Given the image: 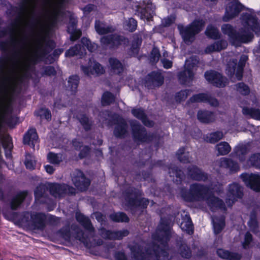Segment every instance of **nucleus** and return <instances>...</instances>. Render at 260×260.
<instances>
[{
    "instance_id": "nucleus-1",
    "label": "nucleus",
    "mask_w": 260,
    "mask_h": 260,
    "mask_svg": "<svg viewBox=\"0 0 260 260\" xmlns=\"http://www.w3.org/2000/svg\"><path fill=\"white\" fill-rule=\"evenodd\" d=\"M244 19V24L249 26V28L246 27L245 29L241 31L240 34H235L232 26L229 24H225L222 27L223 32L228 35L230 41L236 46L240 43H247L251 41L253 35L249 28L255 34H258L260 31V22H257L253 15L248 14Z\"/></svg>"
},
{
    "instance_id": "nucleus-2",
    "label": "nucleus",
    "mask_w": 260,
    "mask_h": 260,
    "mask_svg": "<svg viewBox=\"0 0 260 260\" xmlns=\"http://www.w3.org/2000/svg\"><path fill=\"white\" fill-rule=\"evenodd\" d=\"M208 193V190L206 187L194 184L191 186L190 190L187 193H182V196L185 200L189 201L207 199V203L211 208L214 207L222 208V201L213 196L207 198Z\"/></svg>"
},
{
    "instance_id": "nucleus-3",
    "label": "nucleus",
    "mask_w": 260,
    "mask_h": 260,
    "mask_svg": "<svg viewBox=\"0 0 260 260\" xmlns=\"http://www.w3.org/2000/svg\"><path fill=\"white\" fill-rule=\"evenodd\" d=\"M205 25V22L202 20H195L188 27L179 26L180 32L186 43L191 42L194 38V36L199 32Z\"/></svg>"
},
{
    "instance_id": "nucleus-4",
    "label": "nucleus",
    "mask_w": 260,
    "mask_h": 260,
    "mask_svg": "<svg viewBox=\"0 0 260 260\" xmlns=\"http://www.w3.org/2000/svg\"><path fill=\"white\" fill-rule=\"evenodd\" d=\"M198 63V61L194 57L190 58L186 61L184 71L179 75V78L181 82L185 83L192 79Z\"/></svg>"
},
{
    "instance_id": "nucleus-5",
    "label": "nucleus",
    "mask_w": 260,
    "mask_h": 260,
    "mask_svg": "<svg viewBox=\"0 0 260 260\" xmlns=\"http://www.w3.org/2000/svg\"><path fill=\"white\" fill-rule=\"evenodd\" d=\"M227 7L226 13L223 17L225 21H229L230 19L236 16L241 10V6L237 0H227Z\"/></svg>"
},
{
    "instance_id": "nucleus-6",
    "label": "nucleus",
    "mask_w": 260,
    "mask_h": 260,
    "mask_svg": "<svg viewBox=\"0 0 260 260\" xmlns=\"http://www.w3.org/2000/svg\"><path fill=\"white\" fill-rule=\"evenodd\" d=\"M241 178L247 186L251 189L258 191L260 190V176L256 174H243Z\"/></svg>"
},
{
    "instance_id": "nucleus-7",
    "label": "nucleus",
    "mask_w": 260,
    "mask_h": 260,
    "mask_svg": "<svg viewBox=\"0 0 260 260\" xmlns=\"http://www.w3.org/2000/svg\"><path fill=\"white\" fill-rule=\"evenodd\" d=\"M205 77L208 81L217 87H223L226 84V79L223 78L220 74L214 71L206 72Z\"/></svg>"
},
{
    "instance_id": "nucleus-8",
    "label": "nucleus",
    "mask_w": 260,
    "mask_h": 260,
    "mask_svg": "<svg viewBox=\"0 0 260 260\" xmlns=\"http://www.w3.org/2000/svg\"><path fill=\"white\" fill-rule=\"evenodd\" d=\"M73 182L80 190H85L90 184L89 180L86 178L82 172L77 171L73 177Z\"/></svg>"
},
{
    "instance_id": "nucleus-9",
    "label": "nucleus",
    "mask_w": 260,
    "mask_h": 260,
    "mask_svg": "<svg viewBox=\"0 0 260 260\" xmlns=\"http://www.w3.org/2000/svg\"><path fill=\"white\" fill-rule=\"evenodd\" d=\"M127 42L123 37L117 35L108 36L101 39V43L105 45H109L110 47H114L122 44H125Z\"/></svg>"
},
{
    "instance_id": "nucleus-10",
    "label": "nucleus",
    "mask_w": 260,
    "mask_h": 260,
    "mask_svg": "<svg viewBox=\"0 0 260 260\" xmlns=\"http://www.w3.org/2000/svg\"><path fill=\"white\" fill-rule=\"evenodd\" d=\"M135 8L136 11L141 14V18L146 19L147 20H149L152 17L155 9L154 6L151 2H148L144 8L136 6Z\"/></svg>"
},
{
    "instance_id": "nucleus-11",
    "label": "nucleus",
    "mask_w": 260,
    "mask_h": 260,
    "mask_svg": "<svg viewBox=\"0 0 260 260\" xmlns=\"http://www.w3.org/2000/svg\"><path fill=\"white\" fill-rule=\"evenodd\" d=\"M50 192L55 197H59L64 193H73L75 192V189L67 185L55 184L51 187Z\"/></svg>"
},
{
    "instance_id": "nucleus-12",
    "label": "nucleus",
    "mask_w": 260,
    "mask_h": 260,
    "mask_svg": "<svg viewBox=\"0 0 260 260\" xmlns=\"http://www.w3.org/2000/svg\"><path fill=\"white\" fill-rule=\"evenodd\" d=\"M84 73L87 75H99L104 72L103 68L98 62L90 60L89 65L88 67H82Z\"/></svg>"
},
{
    "instance_id": "nucleus-13",
    "label": "nucleus",
    "mask_w": 260,
    "mask_h": 260,
    "mask_svg": "<svg viewBox=\"0 0 260 260\" xmlns=\"http://www.w3.org/2000/svg\"><path fill=\"white\" fill-rule=\"evenodd\" d=\"M191 102L208 103L210 105L216 107L218 105L217 100L211 98L205 93H200L193 95L191 99Z\"/></svg>"
},
{
    "instance_id": "nucleus-14",
    "label": "nucleus",
    "mask_w": 260,
    "mask_h": 260,
    "mask_svg": "<svg viewBox=\"0 0 260 260\" xmlns=\"http://www.w3.org/2000/svg\"><path fill=\"white\" fill-rule=\"evenodd\" d=\"M133 135L136 140L145 142L147 140V135L144 128L135 123L132 126Z\"/></svg>"
},
{
    "instance_id": "nucleus-15",
    "label": "nucleus",
    "mask_w": 260,
    "mask_h": 260,
    "mask_svg": "<svg viewBox=\"0 0 260 260\" xmlns=\"http://www.w3.org/2000/svg\"><path fill=\"white\" fill-rule=\"evenodd\" d=\"M128 234L127 230L117 232H110L103 230L102 232V236L104 238L120 239L123 237L126 236Z\"/></svg>"
},
{
    "instance_id": "nucleus-16",
    "label": "nucleus",
    "mask_w": 260,
    "mask_h": 260,
    "mask_svg": "<svg viewBox=\"0 0 260 260\" xmlns=\"http://www.w3.org/2000/svg\"><path fill=\"white\" fill-rule=\"evenodd\" d=\"M241 188L238 184L234 183L231 184L228 190V200L232 201V203H234V200L236 198H240L241 197Z\"/></svg>"
},
{
    "instance_id": "nucleus-17",
    "label": "nucleus",
    "mask_w": 260,
    "mask_h": 260,
    "mask_svg": "<svg viewBox=\"0 0 260 260\" xmlns=\"http://www.w3.org/2000/svg\"><path fill=\"white\" fill-rule=\"evenodd\" d=\"M38 137L35 129L31 128L25 135L23 139L24 143L34 147L35 143H37Z\"/></svg>"
},
{
    "instance_id": "nucleus-18",
    "label": "nucleus",
    "mask_w": 260,
    "mask_h": 260,
    "mask_svg": "<svg viewBox=\"0 0 260 260\" xmlns=\"http://www.w3.org/2000/svg\"><path fill=\"white\" fill-rule=\"evenodd\" d=\"M228 74L232 76V74H234L235 72H236L235 74L237 80H240L242 77L243 64L237 66L236 62L233 61L232 63L228 64Z\"/></svg>"
},
{
    "instance_id": "nucleus-19",
    "label": "nucleus",
    "mask_w": 260,
    "mask_h": 260,
    "mask_svg": "<svg viewBox=\"0 0 260 260\" xmlns=\"http://www.w3.org/2000/svg\"><path fill=\"white\" fill-rule=\"evenodd\" d=\"M241 106L242 107V113L244 115L249 116L255 120H260V110L259 109L248 108L242 103Z\"/></svg>"
},
{
    "instance_id": "nucleus-20",
    "label": "nucleus",
    "mask_w": 260,
    "mask_h": 260,
    "mask_svg": "<svg viewBox=\"0 0 260 260\" xmlns=\"http://www.w3.org/2000/svg\"><path fill=\"white\" fill-rule=\"evenodd\" d=\"M228 43L226 41H221L209 45L205 49V52L210 53L214 51H219L226 47Z\"/></svg>"
},
{
    "instance_id": "nucleus-21",
    "label": "nucleus",
    "mask_w": 260,
    "mask_h": 260,
    "mask_svg": "<svg viewBox=\"0 0 260 260\" xmlns=\"http://www.w3.org/2000/svg\"><path fill=\"white\" fill-rule=\"evenodd\" d=\"M220 166L228 168L231 172H236L239 170L238 164L231 159L222 158L220 160Z\"/></svg>"
},
{
    "instance_id": "nucleus-22",
    "label": "nucleus",
    "mask_w": 260,
    "mask_h": 260,
    "mask_svg": "<svg viewBox=\"0 0 260 260\" xmlns=\"http://www.w3.org/2000/svg\"><path fill=\"white\" fill-rule=\"evenodd\" d=\"M197 116L198 119L202 122L208 123L214 119L213 113L207 111H199Z\"/></svg>"
},
{
    "instance_id": "nucleus-23",
    "label": "nucleus",
    "mask_w": 260,
    "mask_h": 260,
    "mask_svg": "<svg viewBox=\"0 0 260 260\" xmlns=\"http://www.w3.org/2000/svg\"><path fill=\"white\" fill-rule=\"evenodd\" d=\"M132 113L134 116L142 120L143 123L148 126H151L153 125L152 121L147 120L146 118L144 111L141 109H135L132 110Z\"/></svg>"
},
{
    "instance_id": "nucleus-24",
    "label": "nucleus",
    "mask_w": 260,
    "mask_h": 260,
    "mask_svg": "<svg viewBox=\"0 0 260 260\" xmlns=\"http://www.w3.org/2000/svg\"><path fill=\"white\" fill-rule=\"evenodd\" d=\"M26 196V192H21L16 195L11 202V208L12 210L16 209L23 202Z\"/></svg>"
},
{
    "instance_id": "nucleus-25",
    "label": "nucleus",
    "mask_w": 260,
    "mask_h": 260,
    "mask_svg": "<svg viewBox=\"0 0 260 260\" xmlns=\"http://www.w3.org/2000/svg\"><path fill=\"white\" fill-rule=\"evenodd\" d=\"M217 253L218 255L220 257L229 259L230 260H239L241 257L239 254L230 253L228 251L222 249H218Z\"/></svg>"
},
{
    "instance_id": "nucleus-26",
    "label": "nucleus",
    "mask_w": 260,
    "mask_h": 260,
    "mask_svg": "<svg viewBox=\"0 0 260 260\" xmlns=\"http://www.w3.org/2000/svg\"><path fill=\"white\" fill-rule=\"evenodd\" d=\"M188 175L195 180H201L206 178V176L202 172L195 167H192L188 171Z\"/></svg>"
},
{
    "instance_id": "nucleus-27",
    "label": "nucleus",
    "mask_w": 260,
    "mask_h": 260,
    "mask_svg": "<svg viewBox=\"0 0 260 260\" xmlns=\"http://www.w3.org/2000/svg\"><path fill=\"white\" fill-rule=\"evenodd\" d=\"M180 226L183 231H186L189 234H191L193 233L192 222L187 214L185 215V218L181 222Z\"/></svg>"
},
{
    "instance_id": "nucleus-28",
    "label": "nucleus",
    "mask_w": 260,
    "mask_h": 260,
    "mask_svg": "<svg viewBox=\"0 0 260 260\" xmlns=\"http://www.w3.org/2000/svg\"><path fill=\"white\" fill-rule=\"evenodd\" d=\"M33 222L38 229L42 228L44 225L45 215L42 213L34 214L31 216Z\"/></svg>"
},
{
    "instance_id": "nucleus-29",
    "label": "nucleus",
    "mask_w": 260,
    "mask_h": 260,
    "mask_svg": "<svg viewBox=\"0 0 260 260\" xmlns=\"http://www.w3.org/2000/svg\"><path fill=\"white\" fill-rule=\"evenodd\" d=\"M95 28L96 32L100 35L105 34L113 30L111 27L106 26L104 23L99 21L95 22Z\"/></svg>"
},
{
    "instance_id": "nucleus-30",
    "label": "nucleus",
    "mask_w": 260,
    "mask_h": 260,
    "mask_svg": "<svg viewBox=\"0 0 260 260\" xmlns=\"http://www.w3.org/2000/svg\"><path fill=\"white\" fill-rule=\"evenodd\" d=\"M126 132V126L125 122L121 120L120 123H118L114 130V135L116 137H122Z\"/></svg>"
},
{
    "instance_id": "nucleus-31",
    "label": "nucleus",
    "mask_w": 260,
    "mask_h": 260,
    "mask_svg": "<svg viewBox=\"0 0 260 260\" xmlns=\"http://www.w3.org/2000/svg\"><path fill=\"white\" fill-rule=\"evenodd\" d=\"M223 137V134L221 132H216L207 136L206 140L211 143H215Z\"/></svg>"
},
{
    "instance_id": "nucleus-32",
    "label": "nucleus",
    "mask_w": 260,
    "mask_h": 260,
    "mask_svg": "<svg viewBox=\"0 0 260 260\" xmlns=\"http://www.w3.org/2000/svg\"><path fill=\"white\" fill-rule=\"evenodd\" d=\"M216 149L218 153L221 155L228 154L231 150L229 144L225 142H222L216 145Z\"/></svg>"
},
{
    "instance_id": "nucleus-33",
    "label": "nucleus",
    "mask_w": 260,
    "mask_h": 260,
    "mask_svg": "<svg viewBox=\"0 0 260 260\" xmlns=\"http://www.w3.org/2000/svg\"><path fill=\"white\" fill-rule=\"evenodd\" d=\"M214 232L216 234L219 233L224 226V220L223 218L218 219L214 218L212 219Z\"/></svg>"
},
{
    "instance_id": "nucleus-34",
    "label": "nucleus",
    "mask_w": 260,
    "mask_h": 260,
    "mask_svg": "<svg viewBox=\"0 0 260 260\" xmlns=\"http://www.w3.org/2000/svg\"><path fill=\"white\" fill-rule=\"evenodd\" d=\"M110 64L116 73H120L123 70V66L119 60L115 58H111L109 60Z\"/></svg>"
},
{
    "instance_id": "nucleus-35",
    "label": "nucleus",
    "mask_w": 260,
    "mask_h": 260,
    "mask_svg": "<svg viewBox=\"0 0 260 260\" xmlns=\"http://www.w3.org/2000/svg\"><path fill=\"white\" fill-rule=\"evenodd\" d=\"M77 220L80 222L85 228L89 230L91 229L90 222L88 218L84 216L83 214L77 213L76 214Z\"/></svg>"
},
{
    "instance_id": "nucleus-36",
    "label": "nucleus",
    "mask_w": 260,
    "mask_h": 260,
    "mask_svg": "<svg viewBox=\"0 0 260 260\" xmlns=\"http://www.w3.org/2000/svg\"><path fill=\"white\" fill-rule=\"evenodd\" d=\"M177 155L178 159L180 161L184 163L189 161V154L188 152L185 151L184 148L180 149L178 150Z\"/></svg>"
},
{
    "instance_id": "nucleus-37",
    "label": "nucleus",
    "mask_w": 260,
    "mask_h": 260,
    "mask_svg": "<svg viewBox=\"0 0 260 260\" xmlns=\"http://www.w3.org/2000/svg\"><path fill=\"white\" fill-rule=\"evenodd\" d=\"M110 218L112 220L117 222H126L128 221V217L125 214L123 213H116L112 214L110 215Z\"/></svg>"
},
{
    "instance_id": "nucleus-38",
    "label": "nucleus",
    "mask_w": 260,
    "mask_h": 260,
    "mask_svg": "<svg viewBox=\"0 0 260 260\" xmlns=\"http://www.w3.org/2000/svg\"><path fill=\"white\" fill-rule=\"evenodd\" d=\"M84 47H83V49ZM82 48L80 46H75V47L70 48L66 52L67 56L71 57L77 54H83Z\"/></svg>"
},
{
    "instance_id": "nucleus-39",
    "label": "nucleus",
    "mask_w": 260,
    "mask_h": 260,
    "mask_svg": "<svg viewBox=\"0 0 260 260\" xmlns=\"http://www.w3.org/2000/svg\"><path fill=\"white\" fill-rule=\"evenodd\" d=\"M137 25L136 21L133 18H129L124 22V27L126 30L133 31L136 29Z\"/></svg>"
},
{
    "instance_id": "nucleus-40",
    "label": "nucleus",
    "mask_w": 260,
    "mask_h": 260,
    "mask_svg": "<svg viewBox=\"0 0 260 260\" xmlns=\"http://www.w3.org/2000/svg\"><path fill=\"white\" fill-rule=\"evenodd\" d=\"M206 34L211 38L216 39L219 35V32L214 26L209 25L207 28Z\"/></svg>"
},
{
    "instance_id": "nucleus-41",
    "label": "nucleus",
    "mask_w": 260,
    "mask_h": 260,
    "mask_svg": "<svg viewBox=\"0 0 260 260\" xmlns=\"http://www.w3.org/2000/svg\"><path fill=\"white\" fill-rule=\"evenodd\" d=\"M114 98L112 94L109 92H105L102 96V103L103 105H109L114 101Z\"/></svg>"
},
{
    "instance_id": "nucleus-42",
    "label": "nucleus",
    "mask_w": 260,
    "mask_h": 260,
    "mask_svg": "<svg viewBox=\"0 0 260 260\" xmlns=\"http://www.w3.org/2000/svg\"><path fill=\"white\" fill-rule=\"evenodd\" d=\"M82 43L84 47H86L90 52H93L97 48V45L94 43H91L87 38H83L82 39Z\"/></svg>"
},
{
    "instance_id": "nucleus-43",
    "label": "nucleus",
    "mask_w": 260,
    "mask_h": 260,
    "mask_svg": "<svg viewBox=\"0 0 260 260\" xmlns=\"http://www.w3.org/2000/svg\"><path fill=\"white\" fill-rule=\"evenodd\" d=\"M25 164L27 168L33 169L36 165V161L31 155L28 154L26 155Z\"/></svg>"
},
{
    "instance_id": "nucleus-44",
    "label": "nucleus",
    "mask_w": 260,
    "mask_h": 260,
    "mask_svg": "<svg viewBox=\"0 0 260 260\" xmlns=\"http://www.w3.org/2000/svg\"><path fill=\"white\" fill-rule=\"evenodd\" d=\"M47 159L49 162L57 164L61 160V157L60 155L50 152L47 155Z\"/></svg>"
},
{
    "instance_id": "nucleus-45",
    "label": "nucleus",
    "mask_w": 260,
    "mask_h": 260,
    "mask_svg": "<svg viewBox=\"0 0 260 260\" xmlns=\"http://www.w3.org/2000/svg\"><path fill=\"white\" fill-rule=\"evenodd\" d=\"M249 162L251 165L260 168V153L252 155L249 158Z\"/></svg>"
},
{
    "instance_id": "nucleus-46",
    "label": "nucleus",
    "mask_w": 260,
    "mask_h": 260,
    "mask_svg": "<svg viewBox=\"0 0 260 260\" xmlns=\"http://www.w3.org/2000/svg\"><path fill=\"white\" fill-rule=\"evenodd\" d=\"M74 25L72 26V28L68 27V31L71 34V39L75 41L78 39L81 35V32L80 30H75Z\"/></svg>"
},
{
    "instance_id": "nucleus-47",
    "label": "nucleus",
    "mask_w": 260,
    "mask_h": 260,
    "mask_svg": "<svg viewBox=\"0 0 260 260\" xmlns=\"http://www.w3.org/2000/svg\"><path fill=\"white\" fill-rule=\"evenodd\" d=\"M69 86L70 87L72 91H75L78 85V77L77 76H72L70 77L68 81Z\"/></svg>"
},
{
    "instance_id": "nucleus-48",
    "label": "nucleus",
    "mask_w": 260,
    "mask_h": 260,
    "mask_svg": "<svg viewBox=\"0 0 260 260\" xmlns=\"http://www.w3.org/2000/svg\"><path fill=\"white\" fill-rule=\"evenodd\" d=\"M237 90L242 94H247L249 92V89L244 83H239L237 86Z\"/></svg>"
},
{
    "instance_id": "nucleus-49",
    "label": "nucleus",
    "mask_w": 260,
    "mask_h": 260,
    "mask_svg": "<svg viewBox=\"0 0 260 260\" xmlns=\"http://www.w3.org/2000/svg\"><path fill=\"white\" fill-rule=\"evenodd\" d=\"M79 119L80 123L85 129L87 130L90 128L91 124L87 117L84 115L81 116L80 117H79Z\"/></svg>"
},
{
    "instance_id": "nucleus-50",
    "label": "nucleus",
    "mask_w": 260,
    "mask_h": 260,
    "mask_svg": "<svg viewBox=\"0 0 260 260\" xmlns=\"http://www.w3.org/2000/svg\"><path fill=\"white\" fill-rule=\"evenodd\" d=\"M188 94V90L181 91L180 92H178L176 96V101L180 102L181 101L184 100L186 99Z\"/></svg>"
},
{
    "instance_id": "nucleus-51",
    "label": "nucleus",
    "mask_w": 260,
    "mask_h": 260,
    "mask_svg": "<svg viewBox=\"0 0 260 260\" xmlns=\"http://www.w3.org/2000/svg\"><path fill=\"white\" fill-rule=\"evenodd\" d=\"M160 54L157 48H154L151 52L150 59L152 62H157L159 58Z\"/></svg>"
},
{
    "instance_id": "nucleus-52",
    "label": "nucleus",
    "mask_w": 260,
    "mask_h": 260,
    "mask_svg": "<svg viewBox=\"0 0 260 260\" xmlns=\"http://www.w3.org/2000/svg\"><path fill=\"white\" fill-rule=\"evenodd\" d=\"M4 215L5 217L9 220L14 219L16 216L15 213L9 210H5L4 211Z\"/></svg>"
},
{
    "instance_id": "nucleus-53",
    "label": "nucleus",
    "mask_w": 260,
    "mask_h": 260,
    "mask_svg": "<svg viewBox=\"0 0 260 260\" xmlns=\"http://www.w3.org/2000/svg\"><path fill=\"white\" fill-rule=\"evenodd\" d=\"M40 115L41 117L45 118L47 120H50L51 118V115L50 111L45 109H42L40 111Z\"/></svg>"
},
{
    "instance_id": "nucleus-54",
    "label": "nucleus",
    "mask_w": 260,
    "mask_h": 260,
    "mask_svg": "<svg viewBox=\"0 0 260 260\" xmlns=\"http://www.w3.org/2000/svg\"><path fill=\"white\" fill-rule=\"evenodd\" d=\"M44 190V188L41 186L38 187L36 188L35 191V197L36 200H38L42 196Z\"/></svg>"
},
{
    "instance_id": "nucleus-55",
    "label": "nucleus",
    "mask_w": 260,
    "mask_h": 260,
    "mask_svg": "<svg viewBox=\"0 0 260 260\" xmlns=\"http://www.w3.org/2000/svg\"><path fill=\"white\" fill-rule=\"evenodd\" d=\"M251 235L249 233H247L245 235V240L243 243V246L244 248H246L248 246L249 244L251 241Z\"/></svg>"
},
{
    "instance_id": "nucleus-56",
    "label": "nucleus",
    "mask_w": 260,
    "mask_h": 260,
    "mask_svg": "<svg viewBox=\"0 0 260 260\" xmlns=\"http://www.w3.org/2000/svg\"><path fill=\"white\" fill-rule=\"evenodd\" d=\"M132 254L134 257V260H139V257L141 256V250L139 249L138 251L135 249H132Z\"/></svg>"
},
{
    "instance_id": "nucleus-57",
    "label": "nucleus",
    "mask_w": 260,
    "mask_h": 260,
    "mask_svg": "<svg viewBox=\"0 0 260 260\" xmlns=\"http://www.w3.org/2000/svg\"><path fill=\"white\" fill-rule=\"evenodd\" d=\"M55 73V71L54 68L52 67H48L45 69V74L47 75L51 76L54 75Z\"/></svg>"
},
{
    "instance_id": "nucleus-58",
    "label": "nucleus",
    "mask_w": 260,
    "mask_h": 260,
    "mask_svg": "<svg viewBox=\"0 0 260 260\" xmlns=\"http://www.w3.org/2000/svg\"><path fill=\"white\" fill-rule=\"evenodd\" d=\"M248 224L251 229V230L255 232L256 228L257 226V222L254 219L251 218L248 222Z\"/></svg>"
},
{
    "instance_id": "nucleus-59",
    "label": "nucleus",
    "mask_w": 260,
    "mask_h": 260,
    "mask_svg": "<svg viewBox=\"0 0 260 260\" xmlns=\"http://www.w3.org/2000/svg\"><path fill=\"white\" fill-rule=\"evenodd\" d=\"M161 62L163 64L164 67L166 69H169L172 66V61L168 59H162L161 60Z\"/></svg>"
},
{
    "instance_id": "nucleus-60",
    "label": "nucleus",
    "mask_w": 260,
    "mask_h": 260,
    "mask_svg": "<svg viewBox=\"0 0 260 260\" xmlns=\"http://www.w3.org/2000/svg\"><path fill=\"white\" fill-rule=\"evenodd\" d=\"M174 21V18L170 17L167 19H165L163 21V23L165 26H168L170 25Z\"/></svg>"
},
{
    "instance_id": "nucleus-61",
    "label": "nucleus",
    "mask_w": 260,
    "mask_h": 260,
    "mask_svg": "<svg viewBox=\"0 0 260 260\" xmlns=\"http://www.w3.org/2000/svg\"><path fill=\"white\" fill-rule=\"evenodd\" d=\"M45 169L46 171L50 174H51L53 173L54 171V168L50 165H46L44 166Z\"/></svg>"
},
{
    "instance_id": "nucleus-62",
    "label": "nucleus",
    "mask_w": 260,
    "mask_h": 260,
    "mask_svg": "<svg viewBox=\"0 0 260 260\" xmlns=\"http://www.w3.org/2000/svg\"><path fill=\"white\" fill-rule=\"evenodd\" d=\"M141 44V41L138 40V42H137V44L136 45H134L133 46V49H134V53H137L138 52V48L140 46Z\"/></svg>"
},
{
    "instance_id": "nucleus-63",
    "label": "nucleus",
    "mask_w": 260,
    "mask_h": 260,
    "mask_svg": "<svg viewBox=\"0 0 260 260\" xmlns=\"http://www.w3.org/2000/svg\"><path fill=\"white\" fill-rule=\"evenodd\" d=\"M243 147L242 146L236 148V153L237 155L240 156V154H243Z\"/></svg>"
},
{
    "instance_id": "nucleus-64",
    "label": "nucleus",
    "mask_w": 260,
    "mask_h": 260,
    "mask_svg": "<svg viewBox=\"0 0 260 260\" xmlns=\"http://www.w3.org/2000/svg\"><path fill=\"white\" fill-rule=\"evenodd\" d=\"M94 7L92 5H88L84 8V11L86 12H90L93 9Z\"/></svg>"
}]
</instances>
